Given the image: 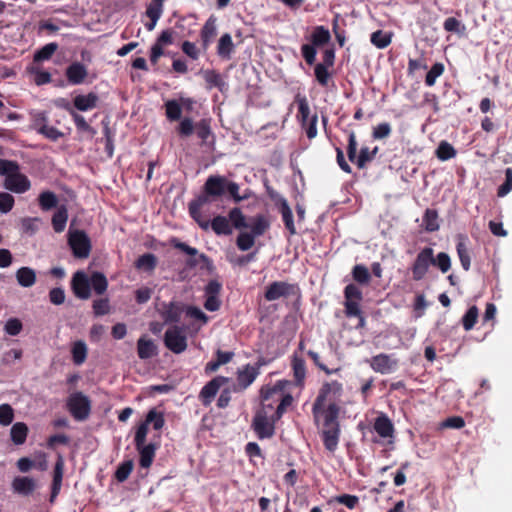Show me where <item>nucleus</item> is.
Listing matches in <instances>:
<instances>
[{
  "mask_svg": "<svg viewBox=\"0 0 512 512\" xmlns=\"http://www.w3.org/2000/svg\"><path fill=\"white\" fill-rule=\"evenodd\" d=\"M345 409L338 402H331L322 407V442L325 449L334 453L340 441V417Z\"/></svg>",
  "mask_w": 512,
  "mask_h": 512,
  "instance_id": "nucleus-1",
  "label": "nucleus"
},
{
  "mask_svg": "<svg viewBox=\"0 0 512 512\" xmlns=\"http://www.w3.org/2000/svg\"><path fill=\"white\" fill-rule=\"evenodd\" d=\"M0 175L5 176L4 187L14 193H24L31 188L28 177L20 173V166L16 161L0 159Z\"/></svg>",
  "mask_w": 512,
  "mask_h": 512,
  "instance_id": "nucleus-2",
  "label": "nucleus"
},
{
  "mask_svg": "<svg viewBox=\"0 0 512 512\" xmlns=\"http://www.w3.org/2000/svg\"><path fill=\"white\" fill-rule=\"evenodd\" d=\"M344 313L347 318H357L356 329H362L366 325L364 312L360 307L363 299L362 290L356 284H348L344 288Z\"/></svg>",
  "mask_w": 512,
  "mask_h": 512,
  "instance_id": "nucleus-3",
  "label": "nucleus"
},
{
  "mask_svg": "<svg viewBox=\"0 0 512 512\" xmlns=\"http://www.w3.org/2000/svg\"><path fill=\"white\" fill-rule=\"evenodd\" d=\"M357 146L358 143L356 135L354 132H350L347 145L348 159L355 163L358 169H364L367 163L371 162L375 158L378 152V147H374L372 150H370L369 147H362L357 155Z\"/></svg>",
  "mask_w": 512,
  "mask_h": 512,
  "instance_id": "nucleus-4",
  "label": "nucleus"
},
{
  "mask_svg": "<svg viewBox=\"0 0 512 512\" xmlns=\"http://www.w3.org/2000/svg\"><path fill=\"white\" fill-rule=\"evenodd\" d=\"M434 263V250L431 247H424L417 254L412 266V279L414 281H420L424 279L429 271V268Z\"/></svg>",
  "mask_w": 512,
  "mask_h": 512,
  "instance_id": "nucleus-5",
  "label": "nucleus"
},
{
  "mask_svg": "<svg viewBox=\"0 0 512 512\" xmlns=\"http://www.w3.org/2000/svg\"><path fill=\"white\" fill-rule=\"evenodd\" d=\"M276 415L268 416V411L265 408H260L253 419L252 426L255 433L261 439L270 438L274 435V423L277 421Z\"/></svg>",
  "mask_w": 512,
  "mask_h": 512,
  "instance_id": "nucleus-6",
  "label": "nucleus"
},
{
  "mask_svg": "<svg viewBox=\"0 0 512 512\" xmlns=\"http://www.w3.org/2000/svg\"><path fill=\"white\" fill-rule=\"evenodd\" d=\"M67 406L71 415L78 421L86 420L90 414L91 402L81 392H76L68 398Z\"/></svg>",
  "mask_w": 512,
  "mask_h": 512,
  "instance_id": "nucleus-7",
  "label": "nucleus"
},
{
  "mask_svg": "<svg viewBox=\"0 0 512 512\" xmlns=\"http://www.w3.org/2000/svg\"><path fill=\"white\" fill-rule=\"evenodd\" d=\"M283 386L282 382H278L274 387L272 388H262L261 389V396L263 401H267L270 398L277 396V400H280L279 405L277 406L275 415L276 419H280L283 413L286 410V407L290 406L293 398L290 394L283 395Z\"/></svg>",
  "mask_w": 512,
  "mask_h": 512,
  "instance_id": "nucleus-8",
  "label": "nucleus"
},
{
  "mask_svg": "<svg viewBox=\"0 0 512 512\" xmlns=\"http://www.w3.org/2000/svg\"><path fill=\"white\" fill-rule=\"evenodd\" d=\"M165 346L176 354L184 352L187 348V338L182 328L173 326L164 335Z\"/></svg>",
  "mask_w": 512,
  "mask_h": 512,
  "instance_id": "nucleus-9",
  "label": "nucleus"
},
{
  "mask_svg": "<svg viewBox=\"0 0 512 512\" xmlns=\"http://www.w3.org/2000/svg\"><path fill=\"white\" fill-rule=\"evenodd\" d=\"M68 242L75 257L84 259L89 256L91 244L84 231H70Z\"/></svg>",
  "mask_w": 512,
  "mask_h": 512,
  "instance_id": "nucleus-10",
  "label": "nucleus"
},
{
  "mask_svg": "<svg viewBox=\"0 0 512 512\" xmlns=\"http://www.w3.org/2000/svg\"><path fill=\"white\" fill-rule=\"evenodd\" d=\"M215 199L203 191L201 195H199L195 200L189 203V213L191 217L198 223V225L203 230H208L210 223L209 220L204 218L200 212L201 207L204 205L211 203Z\"/></svg>",
  "mask_w": 512,
  "mask_h": 512,
  "instance_id": "nucleus-11",
  "label": "nucleus"
},
{
  "mask_svg": "<svg viewBox=\"0 0 512 512\" xmlns=\"http://www.w3.org/2000/svg\"><path fill=\"white\" fill-rule=\"evenodd\" d=\"M171 243L173 247H175L176 249H179L182 252L186 253L187 255L193 257L187 261V265L189 267H196L200 262H202L207 268L212 267V261L210 260V258L205 254H199L196 248L191 247L188 244L179 241L178 239H173Z\"/></svg>",
  "mask_w": 512,
  "mask_h": 512,
  "instance_id": "nucleus-12",
  "label": "nucleus"
},
{
  "mask_svg": "<svg viewBox=\"0 0 512 512\" xmlns=\"http://www.w3.org/2000/svg\"><path fill=\"white\" fill-rule=\"evenodd\" d=\"M229 379L223 376H217L209 381L200 391L199 398L203 405L208 406L216 396L219 389L228 383Z\"/></svg>",
  "mask_w": 512,
  "mask_h": 512,
  "instance_id": "nucleus-13",
  "label": "nucleus"
},
{
  "mask_svg": "<svg viewBox=\"0 0 512 512\" xmlns=\"http://www.w3.org/2000/svg\"><path fill=\"white\" fill-rule=\"evenodd\" d=\"M226 187L227 178L220 175H211L204 183L203 190L216 200L225 194Z\"/></svg>",
  "mask_w": 512,
  "mask_h": 512,
  "instance_id": "nucleus-14",
  "label": "nucleus"
},
{
  "mask_svg": "<svg viewBox=\"0 0 512 512\" xmlns=\"http://www.w3.org/2000/svg\"><path fill=\"white\" fill-rule=\"evenodd\" d=\"M72 289L76 297L88 299L91 295L90 281L83 271H77L72 278Z\"/></svg>",
  "mask_w": 512,
  "mask_h": 512,
  "instance_id": "nucleus-15",
  "label": "nucleus"
},
{
  "mask_svg": "<svg viewBox=\"0 0 512 512\" xmlns=\"http://www.w3.org/2000/svg\"><path fill=\"white\" fill-rule=\"evenodd\" d=\"M373 429L381 438H394V424L385 413H380V415L375 418Z\"/></svg>",
  "mask_w": 512,
  "mask_h": 512,
  "instance_id": "nucleus-16",
  "label": "nucleus"
},
{
  "mask_svg": "<svg viewBox=\"0 0 512 512\" xmlns=\"http://www.w3.org/2000/svg\"><path fill=\"white\" fill-rule=\"evenodd\" d=\"M370 366L375 372L387 374L397 366V361L391 359L389 355L381 353L372 357Z\"/></svg>",
  "mask_w": 512,
  "mask_h": 512,
  "instance_id": "nucleus-17",
  "label": "nucleus"
},
{
  "mask_svg": "<svg viewBox=\"0 0 512 512\" xmlns=\"http://www.w3.org/2000/svg\"><path fill=\"white\" fill-rule=\"evenodd\" d=\"M343 393V387L340 382L337 380H332L329 382H325L322 385V407L324 406V401L328 400L331 402L340 401V398Z\"/></svg>",
  "mask_w": 512,
  "mask_h": 512,
  "instance_id": "nucleus-18",
  "label": "nucleus"
},
{
  "mask_svg": "<svg viewBox=\"0 0 512 512\" xmlns=\"http://www.w3.org/2000/svg\"><path fill=\"white\" fill-rule=\"evenodd\" d=\"M183 310L184 306L181 303L170 302L163 304L160 314L165 323H176L180 321Z\"/></svg>",
  "mask_w": 512,
  "mask_h": 512,
  "instance_id": "nucleus-19",
  "label": "nucleus"
},
{
  "mask_svg": "<svg viewBox=\"0 0 512 512\" xmlns=\"http://www.w3.org/2000/svg\"><path fill=\"white\" fill-rule=\"evenodd\" d=\"M292 286L286 282H273L270 284L265 292V298L268 301H275L281 297H285L290 294Z\"/></svg>",
  "mask_w": 512,
  "mask_h": 512,
  "instance_id": "nucleus-20",
  "label": "nucleus"
},
{
  "mask_svg": "<svg viewBox=\"0 0 512 512\" xmlns=\"http://www.w3.org/2000/svg\"><path fill=\"white\" fill-rule=\"evenodd\" d=\"M88 72L86 67L80 62H74L66 69V77L73 85H79L84 82Z\"/></svg>",
  "mask_w": 512,
  "mask_h": 512,
  "instance_id": "nucleus-21",
  "label": "nucleus"
},
{
  "mask_svg": "<svg viewBox=\"0 0 512 512\" xmlns=\"http://www.w3.org/2000/svg\"><path fill=\"white\" fill-rule=\"evenodd\" d=\"M320 46V27H316L312 34V43L302 46V55L308 64L315 61L316 47Z\"/></svg>",
  "mask_w": 512,
  "mask_h": 512,
  "instance_id": "nucleus-22",
  "label": "nucleus"
},
{
  "mask_svg": "<svg viewBox=\"0 0 512 512\" xmlns=\"http://www.w3.org/2000/svg\"><path fill=\"white\" fill-rule=\"evenodd\" d=\"M259 374L258 368L246 365L243 369L239 370L237 373V382L240 389H246L249 385L253 383Z\"/></svg>",
  "mask_w": 512,
  "mask_h": 512,
  "instance_id": "nucleus-23",
  "label": "nucleus"
},
{
  "mask_svg": "<svg viewBox=\"0 0 512 512\" xmlns=\"http://www.w3.org/2000/svg\"><path fill=\"white\" fill-rule=\"evenodd\" d=\"M247 222V228L250 229L249 233L255 237L262 236L270 226L269 221L264 215H256L250 218Z\"/></svg>",
  "mask_w": 512,
  "mask_h": 512,
  "instance_id": "nucleus-24",
  "label": "nucleus"
},
{
  "mask_svg": "<svg viewBox=\"0 0 512 512\" xmlns=\"http://www.w3.org/2000/svg\"><path fill=\"white\" fill-rule=\"evenodd\" d=\"M467 237L464 235H459L458 242L456 244V251L459 257L462 268L465 271H468L471 267V257L466 245Z\"/></svg>",
  "mask_w": 512,
  "mask_h": 512,
  "instance_id": "nucleus-25",
  "label": "nucleus"
},
{
  "mask_svg": "<svg viewBox=\"0 0 512 512\" xmlns=\"http://www.w3.org/2000/svg\"><path fill=\"white\" fill-rule=\"evenodd\" d=\"M16 280L21 287L29 288L36 283V272L30 267H21L16 271Z\"/></svg>",
  "mask_w": 512,
  "mask_h": 512,
  "instance_id": "nucleus-26",
  "label": "nucleus"
},
{
  "mask_svg": "<svg viewBox=\"0 0 512 512\" xmlns=\"http://www.w3.org/2000/svg\"><path fill=\"white\" fill-rule=\"evenodd\" d=\"M36 487V483L29 477H16L12 481V488L15 492L22 495L31 494Z\"/></svg>",
  "mask_w": 512,
  "mask_h": 512,
  "instance_id": "nucleus-27",
  "label": "nucleus"
},
{
  "mask_svg": "<svg viewBox=\"0 0 512 512\" xmlns=\"http://www.w3.org/2000/svg\"><path fill=\"white\" fill-rule=\"evenodd\" d=\"M98 102V96L95 93H89L87 95H77L74 98V106L80 111H87L96 107Z\"/></svg>",
  "mask_w": 512,
  "mask_h": 512,
  "instance_id": "nucleus-28",
  "label": "nucleus"
},
{
  "mask_svg": "<svg viewBox=\"0 0 512 512\" xmlns=\"http://www.w3.org/2000/svg\"><path fill=\"white\" fill-rule=\"evenodd\" d=\"M279 211L282 215L283 222L285 227L289 230L290 234L296 233V228L293 221L292 210L289 207L287 201L284 198H280L278 202Z\"/></svg>",
  "mask_w": 512,
  "mask_h": 512,
  "instance_id": "nucleus-29",
  "label": "nucleus"
},
{
  "mask_svg": "<svg viewBox=\"0 0 512 512\" xmlns=\"http://www.w3.org/2000/svg\"><path fill=\"white\" fill-rule=\"evenodd\" d=\"M211 228L217 235H230L232 234V226L228 218L224 216H216L212 221H209Z\"/></svg>",
  "mask_w": 512,
  "mask_h": 512,
  "instance_id": "nucleus-30",
  "label": "nucleus"
},
{
  "mask_svg": "<svg viewBox=\"0 0 512 512\" xmlns=\"http://www.w3.org/2000/svg\"><path fill=\"white\" fill-rule=\"evenodd\" d=\"M140 454V466L142 468H149L153 462L156 446L154 444H142L141 447H136Z\"/></svg>",
  "mask_w": 512,
  "mask_h": 512,
  "instance_id": "nucleus-31",
  "label": "nucleus"
},
{
  "mask_svg": "<svg viewBox=\"0 0 512 512\" xmlns=\"http://www.w3.org/2000/svg\"><path fill=\"white\" fill-rule=\"evenodd\" d=\"M137 352L141 359H148L156 355V346L153 341L141 337L137 342Z\"/></svg>",
  "mask_w": 512,
  "mask_h": 512,
  "instance_id": "nucleus-32",
  "label": "nucleus"
},
{
  "mask_svg": "<svg viewBox=\"0 0 512 512\" xmlns=\"http://www.w3.org/2000/svg\"><path fill=\"white\" fill-rule=\"evenodd\" d=\"M28 434V427L23 422L15 423L10 430L11 440L16 445H21L26 441Z\"/></svg>",
  "mask_w": 512,
  "mask_h": 512,
  "instance_id": "nucleus-33",
  "label": "nucleus"
},
{
  "mask_svg": "<svg viewBox=\"0 0 512 512\" xmlns=\"http://www.w3.org/2000/svg\"><path fill=\"white\" fill-rule=\"evenodd\" d=\"M352 277L360 285H368L371 280V274L368 268L363 264H356L352 269Z\"/></svg>",
  "mask_w": 512,
  "mask_h": 512,
  "instance_id": "nucleus-34",
  "label": "nucleus"
},
{
  "mask_svg": "<svg viewBox=\"0 0 512 512\" xmlns=\"http://www.w3.org/2000/svg\"><path fill=\"white\" fill-rule=\"evenodd\" d=\"M370 41L378 49H384L391 44L392 34L377 30L371 34Z\"/></svg>",
  "mask_w": 512,
  "mask_h": 512,
  "instance_id": "nucleus-35",
  "label": "nucleus"
},
{
  "mask_svg": "<svg viewBox=\"0 0 512 512\" xmlns=\"http://www.w3.org/2000/svg\"><path fill=\"white\" fill-rule=\"evenodd\" d=\"M457 154L455 148L447 141H441L435 151L436 157L441 161L454 158Z\"/></svg>",
  "mask_w": 512,
  "mask_h": 512,
  "instance_id": "nucleus-36",
  "label": "nucleus"
},
{
  "mask_svg": "<svg viewBox=\"0 0 512 512\" xmlns=\"http://www.w3.org/2000/svg\"><path fill=\"white\" fill-rule=\"evenodd\" d=\"M228 220H229V223L230 222L232 223L231 226L236 229L240 230V229L248 227V222L246 220V217L242 213L240 208L235 207V208L231 209L228 214Z\"/></svg>",
  "mask_w": 512,
  "mask_h": 512,
  "instance_id": "nucleus-37",
  "label": "nucleus"
},
{
  "mask_svg": "<svg viewBox=\"0 0 512 512\" xmlns=\"http://www.w3.org/2000/svg\"><path fill=\"white\" fill-rule=\"evenodd\" d=\"M89 281L90 287H92L97 294L101 295L107 290L108 281L103 273L94 272Z\"/></svg>",
  "mask_w": 512,
  "mask_h": 512,
  "instance_id": "nucleus-38",
  "label": "nucleus"
},
{
  "mask_svg": "<svg viewBox=\"0 0 512 512\" xmlns=\"http://www.w3.org/2000/svg\"><path fill=\"white\" fill-rule=\"evenodd\" d=\"M423 225L427 232H435L439 229L438 213L434 209H426L423 216Z\"/></svg>",
  "mask_w": 512,
  "mask_h": 512,
  "instance_id": "nucleus-39",
  "label": "nucleus"
},
{
  "mask_svg": "<svg viewBox=\"0 0 512 512\" xmlns=\"http://www.w3.org/2000/svg\"><path fill=\"white\" fill-rule=\"evenodd\" d=\"M65 108L73 117V120L78 130L88 132L92 136L96 134V131L86 122L85 118L82 115L76 113L68 104L65 106Z\"/></svg>",
  "mask_w": 512,
  "mask_h": 512,
  "instance_id": "nucleus-40",
  "label": "nucleus"
},
{
  "mask_svg": "<svg viewBox=\"0 0 512 512\" xmlns=\"http://www.w3.org/2000/svg\"><path fill=\"white\" fill-rule=\"evenodd\" d=\"M68 213L65 207H61L52 217V225L56 232H62L65 229Z\"/></svg>",
  "mask_w": 512,
  "mask_h": 512,
  "instance_id": "nucleus-41",
  "label": "nucleus"
},
{
  "mask_svg": "<svg viewBox=\"0 0 512 512\" xmlns=\"http://www.w3.org/2000/svg\"><path fill=\"white\" fill-rule=\"evenodd\" d=\"M203 78L208 84V88L210 89L217 87L222 91L223 87L225 86V82L221 78L220 74L214 70H205L203 72Z\"/></svg>",
  "mask_w": 512,
  "mask_h": 512,
  "instance_id": "nucleus-42",
  "label": "nucleus"
},
{
  "mask_svg": "<svg viewBox=\"0 0 512 512\" xmlns=\"http://www.w3.org/2000/svg\"><path fill=\"white\" fill-rule=\"evenodd\" d=\"M233 42L230 34L226 33L221 36L218 43V54L221 57L229 58L233 51Z\"/></svg>",
  "mask_w": 512,
  "mask_h": 512,
  "instance_id": "nucleus-43",
  "label": "nucleus"
},
{
  "mask_svg": "<svg viewBox=\"0 0 512 512\" xmlns=\"http://www.w3.org/2000/svg\"><path fill=\"white\" fill-rule=\"evenodd\" d=\"M445 67L443 63L436 62L432 65L430 70L427 72L425 77V84L428 87H432L435 85L436 79L440 77L444 73Z\"/></svg>",
  "mask_w": 512,
  "mask_h": 512,
  "instance_id": "nucleus-44",
  "label": "nucleus"
},
{
  "mask_svg": "<svg viewBox=\"0 0 512 512\" xmlns=\"http://www.w3.org/2000/svg\"><path fill=\"white\" fill-rule=\"evenodd\" d=\"M57 49L58 44L54 42L44 45L34 54V61L41 62L49 60L52 57V55L57 51Z\"/></svg>",
  "mask_w": 512,
  "mask_h": 512,
  "instance_id": "nucleus-45",
  "label": "nucleus"
},
{
  "mask_svg": "<svg viewBox=\"0 0 512 512\" xmlns=\"http://www.w3.org/2000/svg\"><path fill=\"white\" fill-rule=\"evenodd\" d=\"M292 368L296 383L302 384L306 375L304 360L295 355L292 360Z\"/></svg>",
  "mask_w": 512,
  "mask_h": 512,
  "instance_id": "nucleus-46",
  "label": "nucleus"
},
{
  "mask_svg": "<svg viewBox=\"0 0 512 512\" xmlns=\"http://www.w3.org/2000/svg\"><path fill=\"white\" fill-rule=\"evenodd\" d=\"M73 361L76 365L82 364L87 357V346L83 341H77L72 347Z\"/></svg>",
  "mask_w": 512,
  "mask_h": 512,
  "instance_id": "nucleus-47",
  "label": "nucleus"
},
{
  "mask_svg": "<svg viewBox=\"0 0 512 512\" xmlns=\"http://www.w3.org/2000/svg\"><path fill=\"white\" fill-rule=\"evenodd\" d=\"M57 203V196L51 191H45L39 195V204L43 210H50L56 207Z\"/></svg>",
  "mask_w": 512,
  "mask_h": 512,
  "instance_id": "nucleus-48",
  "label": "nucleus"
},
{
  "mask_svg": "<svg viewBox=\"0 0 512 512\" xmlns=\"http://www.w3.org/2000/svg\"><path fill=\"white\" fill-rule=\"evenodd\" d=\"M337 502L346 506L348 509H354L359 504V498L356 495L342 494L335 496L328 501L329 504Z\"/></svg>",
  "mask_w": 512,
  "mask_h": 512,
  "instance_id": "nucleus-49",
  "label": "nucleus"
},
{
  "mask_svg": "<svg viewBox=\"0 0 512 512\" xmlns=\"http://www.w3.org/2000/svg\"><path fill=\"white\" fill-rule=\"evenodd\" d=\"M478 319V308L471 306L462 318V325L466 331H470L476 324Z\"/></svg>",
  "mask_w": 512,
  "mask_h": 512,
  "instance_id": "nucleus-50",
  "label": "nucleus"
},
{
  "mask_svg": "<svg viewBox=\"0 0 512 512\" xmlns=\"http://www.w3.org/2000/svg\"><path fill=\"white\" fill-rule=\"evenodd\" d=\"M512 191V167L505 170V180L497 189V196L505 197Z\"/></svg>",
  "mask_w": 512,
  "mask_h": 512,
  "instance_id": "nucleus-51",
  "label": "nucleus"
},
{
  "mask_svg": "<svg viewBox=\"0 0 512 512\" xmlns=\"http://www.w3.org/2000/svg\"><path fill=\"white\" fill-rule=\"evenodd\" d=\"M255 238L256 237L253 236L252 234H250L249 232H242L237 237V241H236L237 247L241 251H247L254 246Z\"/></svg>",
  "mask_w": 512,
  "mask_h": 512,
  "instance_id": "nucleus-52",
  "label": "nucleus"
},
{
  "mask_svg": "<svg viewBox=\"0 0 512 512\" xmlns=\"http://www.w3.org/2000/svg\"><path fill=\"white\" fill-rule=\"evenodd\" d=\"M166 116L171 121L179 120L181 117V106L176 100H169L165 103Z\"/></svg>",
  "mask_w": 512,
  "mask_h": 512,
  "instance_id": "nucleus-53",
  "label": "nucleus"
},
{
  "mask_svg": "<svg viewBox=\"0 0 512 512\" xmlns=\"http://www.w3.org/2000/svg\"><path fill=\"white\" fill-rule=\"evenodd\" d=\"M433 266H436L442 273H446L451 268V258L445 252H440L434 256Z\"/></svg>",
  "mask_w": 512,
  "mask_h": 512,
  "instance_id": "nucleus-54",
  "label": "nucleus"
},
{
  "mask_svg": "<svg viewBox=\"0 0 512 512\" xmlns=\"http://www.w3.org/2000/svg\"><path fill=\"white\" fill-rule=\"evenodd\" d=\"M216 20L210 17L201 31L202 40L207 43L216 35Z\"/></svg>",
  "mask_w": 512,
  "mask_h": 512,
  "instance_id": "nucleus-55",
  "label": "nucleus"
},
{
  "mask_svg": "<svg viewBox=\"0 0 512 512\" xmlns=\"http://www.w3.org/2000/svg\"><path fill=\"white\" fill-rule=\"evenodd\" d=\"M392 131L391 125L388 122H383L373 127L372 137L375 140H382L390 136Z\"/></svg>",
  "mask_w": 512,
  "mask_h": 512,
  "instance_id": "nucleus-56",
  "label": "nucleus"
},
{
  "mask_svg": "<svg viewBox=\"0 0 512 512\" xmlns=\"http://www.w3.org/2000/svg\"><path fill=\"white\" fill-rule=\"evenodd\" d=\"M156 266V257L151 254L147 253L142 256H140L136 262V267L139 269H145L148 271H151Z\"/></svg>",
  "mask_w": 512,
  "mask_h": 512,
  "instance_id": "nucleus-57",
  "label": "nucleus"
},
{
  "mask_svg": "<svg viewBox=\"0 0 512 512\" xmlns=\"http://www.w3.org/2000/svg\"><path fill=\"white\" fill-rule=\"evenodd\" d=\"M145 422L148 425L152 423L155 430H160L164 426L165 420L161 413H158L155 409H151L146 415Z\"/></svg>",
  "mask_w": 512,
  "mask_h": 512,
  "instance_id": "nucleus-58",
  "label": "nucleus"
},
{
  "mask_svg": "<svg viewBox=\"0 0 512 512\" xmlns=\"http://www.w3.org/2000/svg\"><path fill=\"white\" fill-rule=\"evenodd\" d=\"M14 410L9 404L0 405V424L8 426L13 422Z\"/></svg>",
  "mask_w": 512,
  "mask_h": 512,
  "instance_id": "nucleus-59",
  "label": "nucleus"
},
{
  "mask_svg": "<svg viewBox=\"0 0 512 512\" xmlns=\"http://www.w3.org/2000/svg\"><path fill=\"white\" fill-rule=\"evenodd\" d=\"M38 133L52 141H57L59 138L63 137V133L61 131L53 126H48L47 124L41 125L38 128Z\"/></svg>",
  "mask_w": 512,
  "mask_h": 512,
  "instance_id": "nucleus-60",
  "label": "nucleus"
},
{
  "mask_svg": "<svg viewBox=\"0 0 512 512\" xmlns=\"http://www.w3.org/2000/svg\"><path fill=\"white\" fill-rule=\"evenodd\" d=\"M133 470V462L131 460L123 462L116 470L115 477L119 482H124Z\"/></svg>",
  "mask_w": 512,
  "mask_h": 512,
  "instance_id": "nucleus-61",
  "label": "nucleus"
},
{
  "mask_svg": "<svg viewBox=\"0 0 512 512\" xmlns=\"http://www.w3.org/2000/svg\"><path fill=\"white\" fill-rule=\"evenodd\" d=\"M195 129L198 137L202 139L203 143H205L209 136L211 135V128L209 122L203 119L195 125Z\"/></svg>",
  "mask_w": 512,
  "mask_h": 512,
  "instance_id": "nucleus-62",
  "label": "nucleus"
},
{
  "mask_svg": "<svg viewBox=\"0 0 512 512\" xmlns=\"http://www.w3.org/2000/svg\"><path fill=\"white\" fill-rule=\"evenodd\" d=\"M14 197L7 193V192H1L0 193V212L1 213H8L12 210L14 206Z\"/></svg>",
  "mask_w": 512,
  "mask_h": 512,
  "instance_id": "nucleus-63",
  "label": "nucleus"
},
{
  "mask_svg": "<svg viewBox=\"0 0 512 512\" xmlns=\"http://www.w3.org/2000/svg\"><path fill=\"white\" fill-rule=\"evenodd\" d=\"M93 311L96 316L106 315L110 311V304L107 298L95 300L93 303Z\"/></svg>",
  "mask_w": 512,
  "mask_h": 512,
  "instance_id": "nucleus-64",
  "label": "nucleus"
}]
</instances>
